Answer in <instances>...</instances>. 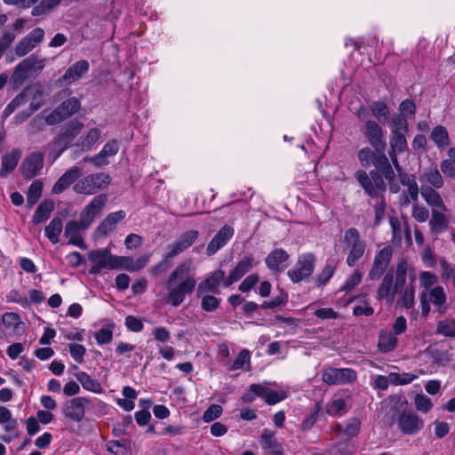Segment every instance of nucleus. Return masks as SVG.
<instances>
[{"label": "nucleus", "mask_w": 455, "mask_h": 455, "mask_svg": "<svg viewBox=\"0 0 455 455\" xmlns=\"http://www.w3.org/2000/svg\"><path fill=\"white\" fill-rule=\"evenodd\" d=\"M196 281L194 277H187L176 287L167 289L168 300L172 306L177 307L184 301L186 295L190 294L195 290Z\"/></svg>", "instance_id": "obj_11"}, {"label": "nucleus", "mask_w": 455, "mask_h": 455, "mask_svg": "<svg viewBox=\"0 0 455 455\" xmlns=\"http://www.w3.org/2000/svg\"><path fill=\"white\" fill-rule=\"evenodd\" d=\"M90 69V64L86 60H80L70 65L64 75L58 78L57 84L69 85L81 79Z\"/></svg>", "instance_id": "obj_13"}, {"label": "nucleus", "mask_w": 455, "mask_h": 455, "mask_svg": "<svg viewBox=\"0 0 455 455\" xmlns=\"http://www.w3.org/2000/svg\"><path fill=\"white\" fill-rule=\"evenodd\" d=\"M63 223L62 220L59 216H54L53 219L44 228L45 236L53 244L60 242V235L62 232Z\"/></svg>", "instance_id": "obj_33"}, {"label": "nucleus", "mask_w": 455, "mask_h": 455, "mask_svg": "<svg viewBox=\"0 0 455 455\" xmlns=\"http://www.w3.org/2000/svg\"><path fill=\"white\" fill-rule=\"evenodd\" d=\"M436 333L442 334L444 337H455V320L452 318H445L439 321L436 327Z\"/></svg>", "instance_id": "obj_45"}, {"label": "nucleus", "mask_w": 455, "mask_h": 455, "mask_svg": "<svg viewBox=\"0 0 455 455\" xmlns=\"http://www.w3.org/2000/svg\"><path fill=\"white\" fill-rule=\"evenodd\" d=\"M415 407L419 411L427 413L433 407L431 399L423 394H417L414 397Z\"/></svg>", "instance_id": "obj_56"}, {"label": "nucleus", "mask_w": 455, "mask_h": 455, "mask_svg": "<svg viewBox=\"0 0 455 455\" xmlns=\"http://www.w3.org/2000/svg\"><path fill=\"white\" fill-rule=\"evenodd\" d=\"M407 261L402 259L396 266L395 291H401L406 282Z\"/></svg>", "instance_id": "obj_42"}, {"label": "nucleus", "mask_w": 455, "mask_h": 455, "mask_svg": "<svg viewBox=\"0 0 455 455\" xmlns=\"http://www.w3.org/2000/svg\"><path fill=\"white\" fill-rule=\"evenodd\" d=\"M100 137V131L98 128L91 129L86 136L81 137L80 145L86 150H90L92 146L99 140Z\"/></svg>", "instance_id": "obj_50"}, {"label": "nucleus", "mask_w": 455, "mask_h": 455, "mask_svg": "<svg viewBox=\"0 0 455 455\" xmlns=\"http://www.w3.org/2000/svg\"><path fill=\"white\" fill-rule=\"evenodd\" d=\"M420 193L429 206L437 208L439 211H447V207L444 204L440 194L433 188L429 186L422 187Z\"/></svg>", "instance_id": "obj_28"}, {"label": "nucleus", "mask_w": 455, "mask_h": 455, "mask_svg": "<svg viewBox=\"0 0 455 455\" xmlns=\"http://www.w3.org/2000/svg\"><path fill=\"white\" fill-rule=\"evenodd\" d=\"M69 116H35L30 121L29 126L33 133L39 132L44 130L46 125H53L60 124Z\"/></svg>", "instance_id": "obj_25"}, {"label": "nucleus", "mask_w": 455, "mask_h": 455, "mask_svg": "<svg viewBox=\"0 0 455 455\" xmlns=\"http://www.w3.org/2000/svg\"><path fill=\"white\" fill-rule=\"evenodd\" d=\"M107 195L100 194L95 196L91 203L85 206L86 212H90L92 217H96L103 209L107 202Z\"/></svg>", "instance_id": "obj_46"}, {"label": "nucleus", "mask_w": 455, "mask_h": 455, "mask_svg": "<svg viewBox=\"0 0 455 455\" xmlns=\"http://www.w3.org/2000/svg\"><path fill=\"white\" fill-rule=\"evenodd\" d=\"M398 292L399 291H395L394 271L393 269H389L384 275L382 283L377 291V299L379 300L387 299V300L391 303L395 294Z\"/></svg>", "instance_id": "obj_22"}, {"label": "nucleus", "mask_w": 455, "mask_h": 455, "mask_svg": "<svg viewBox=\"0 0 455 455\" xmlns=\"http://www.w3.org/2000/svg\"><path fill=\"white\" fill-rule=\"evenodd\" d=\"M60 3V0H42L34 6L31 12L33 16H41L51 12Z\"/></svg>", "instance_id": "obj_44"}, {"label": "nucleus", "mask_w": 455, "mask_h": 455, "mask_svg": "<svg viewBox=\"0 0 455 455\" xmlns=\"http://www.w3.org/2000/svg\"><path fill=\"white\" fill-rule=\"evenodd\" d=\"M406 116H395L392 121V133L405 134L408 132Z\"/></svg>", "instance_id": "obj_60"}, {"label": "nucleus", "mask_w": 455, "mask_h": 455, "mask_svg": "<svg viewBox=\"0 0 455 455\" xmlns=\"http://www.w3.org/2000/svg\"><path fill=\"white\" fill-rule=\"evenodd\" d=\"M225 280V271L222 269L215 270L199 283L196 288V296L200 298L206 293L220 294V285L221 283H224Z\"/></svg>", "instance_id": "obj_12"}, {"label": "nucleus", "mask_w": 455, "mask_h": 455, "mask_svg": "<svg viewBox=\"0 0 455 455\" xmlns=\"http://www.w3.org/2000/svg\"><path fill=\"white\" fill-rule=\"evenodd\" d=\"M259 443L262 449L267 450L272 455H283V445L277 441L274 431L265 428L259 437Z\"/></svg>", "instance_id": "obj_21"}, {"label": "nucleus", "mask_w": 455, "mask_h": 455, "mask_svg": "<svg viewBox=\"0 0 455 455\" xmlns=\"http://www.w3.org/2000/svg\"><path fill=\"white\" fill-rule=\"evenodd\" d=\"M84 173V170L78 166H73L66 171L55 182L52 188V193L55 195L61 194L68 189L76 180Z\"/></svg>", "instance_id": "obj_17"}, {"label": "nucleus", "mask_w": 455, "mask_h": 455, "mask_svg": "<svg viewBox=\"0 0 455 455\" xmlns=\"http://www.w3.org/2000/svg\"><path fill=\"white\" fill-rule=\"evenodd\" d=\"M107 256L109 262V270L124 269L132 272L133 259L132 257L114 255L108 248Z\"/></svg>", "instance_id": "obj_29"}, {"label": "nucleus", "mask_w": 455, "mask_h": 455, "mask_svg": "<svg viewBox=\"0 0 455 455\" xmlns=\"http://www.w3.org/2000/svg\"><path fill=\"white\" fill-rule=\"evenodd\" d=\"M336 430L343 432L347 439L351 440L359 434L361 430V420L355 417L351 418L345 423L344 427L340 424L337 425Z\"/></svg>", "instance_id": "obj_38"}, {"label": "nucleus", "mask_w": 455, "mask_h": 455, "mask_svg": "<svg viewBox=\"0 0 455 455\" xmlns=\"http://www.w3.org/2000/svg\"><path fill=\"white\" fill-rule=\"evenodd\" d=\"M191 259H188L180 264H179L175 269L171 273L167 281H166V289L172 288L178 279H183L189 277L188 275L191 270Z\"/></svg>", "instance_id": "obj_31"}, {"label": "nucleus", "mask_w": 455, "mask_h": 455, "mask_svg": "<svg viewBox=\"0 0 455 455\" xmlns=\"http://www.w3.org/2000/svg\"><path fill=\"white\" fill-rule=\"evenodd\" d=\"M235 230L231 226H223L213 236L206 248L208 256L215 254L220 248L227 244L229 239L234 235Z\"/></svg>", "instance_id": "obj_19"}, {"label": "nucleus", "mask_w": 455, "mask_h": 455, "mask_svg": "<svg viewBox=\"0 0 455 455\" xmlns=\"http://www.w3.org/2000/svg\"><path fill=\"white\" fill-rule=\"evenodd\" d=\"M290 255L283 249L273 250L265 259L267 267L272 271H280V265L287 261Z\"/></svg>", "instance_id": "obj_30"}, {"label": "nucleus", "mask_w": 455, "mask_h": 455, "mask_svg": "<svg viewBox=\"0 0 455 455\" xmlns=\"http://www.w3.org/2000/svg\"><path fill=\"white\" fill-rule=\"evenodd\" d=\"M398 429L407 435L419 433L424 427V421L413 411L403 410L396 419Z\"/></svg>", "instance_id": "obj_7"}, {"label": "nucleus", "mask_w": 455, "mask_h": 455, "mask_svg": "<svg viewBox=\"0 0 455 455\" xmlns=\"http://www.w3.org/2000/svg\"><path fill=\"white\" fill-rule=\"evenodd\" d=\"M36 46L26 36L20 40L15 46V53L19 57L25 56Z\"/></svg>", "instance_id": "obj_64"}, {"label": "nucleus", "mask_w": 455, "mask_h": 455, "mask_svg": "<svg viewBox=\"0 0 455 455\" xmlns=\"http://www.w3.org/2000/svg\"><path fill=\"white\" fill-rule=\"evenodd\" d=\"M200 298H202L201 308L205 312H214L220 305L221 299L212 294L206 293Z\"/></svg>", "instance_id": "obj_48"}, {"label": "nucleus", "mask_w": 455, "mask_h": 455, "mask_svg": "<svg viewBox=\"0 0 455 455\" xmlns=\"http://www.w3.org/2000/svg\"><path fill=\"white\" fill-rule=\"evenodd\" d=\"M322 406L319 403H315L310 414L302 421L301 428L303 430L310 429L317 421Z\"/></svg>", "instance_id": "obj_54"}, {"label": "nucleus", "mask_w": 455, "mask_h": 455, "mask_svg": "<svg viewBox=\"0 0 455 455\" xmlns=\"http://www.w3.org/2000/svg\"><path fill=\"white\" fill-rule=\"evenodd\" d=\"M88 228V223H79L77 220H70L65 226L64 235L67 237H73L79 235L81 230Z\"/></svg>", "instance_id": "obj_52"}, {"label": "nucleus", "mask_w": 455, "mask_h": 455, "mask_svg": "<svg viewBox=\"0 0 455 455\" xmlns=\"http://www.w3.org/2000/svg\"><path fill=\"white\" fill-rule=\"evenodd\" d=\"M335 449L340 455H353L355 451V446L350 439H345L338 442Z\"/></svg>", "instance_id": "obj_63"}, {"label": "nucleus", "mask_w": 455, "mask_h": 455, "mask_svg": "<svg viewBox=\"0 0 455 455\" xmlns=\"http://www.w3.org/2000/svg\"><path fill=\"white\" fill-rule=\"evenodd\" d=\"M44 166L42 153L34 152L28 155L20 166L21 175L25 180H31L37 176Z\"/></svg>", "instance_id": "obj_14"}, {"label": "nucleus", "mask_w": 455, "mask_h": 455, "mask_svg": "<svg viewBox=\"0 0 455 455\" xmlns=\"http://www.w3.org/2000/svg\"><path fill=\"white\" fill-rule=\"evenodd\" d=\"M363 274L360 270L355 269V272L346 280L340 287V291L349 292L362 281Z\"/></svg>", "instance_id": "obj_53"}, {"label": "nucleus", "mask_w": 455, "mask_h": 455, "mask_svg": "<svg viewBox=\"0 0 455 455\" xmlns=\"http://www.w3.org/2000/svg\"><path fill=\"white\" fill-rule=\"evenodd\" d=\"M397 345L396 336L387 331H380L379 335V350L382 353H388L395 349Z\"/></svg>", "instance_id": "obj_35"}, {"label": "nucleus", "mask_w": 455, "mask_h": 455, "mask_svg": "<svg viewBox=\"0 0 455 455\" xmlns=\"http://www.w3.org/2000/svg\"><path fill=\"white\" fill-rule=\"evenodd\" d=\"M322 379L328 385L351 383L356 379V372L348 368H328L323 371Z\"/></svg>", "instance_id": "obj_10"}, {"label": "nucleus", "mask_w": 455, "mask_h": 455, "mask_svg": "<svg viewBox=\"0 0 455 455\" xmlns=\"http://www.w3.org/2000/svg\"><path fill=\"white\" fill-rule=\"evenodd\" d=\"M91 400L86 397H75L66 401L62 406V411L66 419L75 422H81L85 416V404H90Z\"/></svg>", "instance_id": "obj_9"}, {"label": "nucleus", "mask_w": 455, "mask_h": 455, "mask_svg": "<svg viewBox=\"0 0 455 455\" xmlns=\"http://www.w3.org/2000/svg\"><path fill=\"white\" fill-rule=\"evenodd\" d=\"M75 376L85 390L96 394H100L102 392L100 383L97 379H92L88 373L80 371Z\"/></svg>", "instance_id": "obj_37"}, {"label": "nucleus", "mask_w": 455, "mask_h": 455, "mask_svg": "<svg viewBox=\"0 0 455 455\" xmlns=\"http://www.w3.org/2000/svg\"><path fill=\"white\" fill-rule=\"evenodd\" d=\"M390 147L393 151L396 153H403L407 148V141L405 134L403 133H392L390 137Z\"/></svg>", "instance_id": "obj_49"}, {"label": "nucleus", "mask_w": 455, "mask_h": 455, "mask_svg": "<svg viewBox=\"0 0 455 455\" xmlns=\"http://www.w3.org/2000/svg\"><path fill=\"white\" fill-rule=\"evenodd\" d=\"M20 156L21 152L18 148H13L10 153L3 156L0 178H6L16 169Z\"/></svg>", "instance_id": "obj_24"}, {"label": "nucleus", "mask_w": 455, "mask_h": 455, "mask_svg": "<svg viewBox=\"0 0 455 455\" xmlns=\"http://www.w3.org/2000/svg\"><path fill=\"white\" fill-rule=\"evenodd\" d=\"M33 89L31 87H26L23 89L4 108L3 114H12L20 107L25 106L28 103Z\"/></svg>", "instance_id": "obj_32"}, {"label": "nucleus", "mask_w": 455, "mask_h": 455, "mask_svg": "<svg viewBox=\"0 0 455 455\" xmlns=\"http://www.w3.org/2000/svg\"><path fill=\"white\" fill-rule=\"evenodd\" d=\"M288 302V294L283 291V290H281V294L275 298H274L272 300L264 301L260 307L263 309L267 308H275L277 307L284 306Z\"/></svg>", "instance_id": "obj_57"}, {"label": "nucleus", "mask_w": 455, "mask_h": 455, "mask_svg": "<svg viewBox=\"0 0 455 455\" xmlns=\"http://www.w3.org/2000/svg\"><path fill=\"white\" fill-rule=\"evenodd\" d=\"M197 230H188L171 244V250L166 253V258H174L189 248L199 237Z\"/></svg>", "instance_id": "obj_16"}, {"label": "nucleus", "mask_w": 455, "mask_h": 455, "mask_svg": "<svg viewBox=\"0 0 455 455\" xmlns=\"http://www.w3.org/2000/svg\"><path fill=\"white\" fill-rule=\"evenodd\" d=\"M431 301L438 307H443L446 304V294L442 286H435L429 291Z\"/></svg>", "instance_id": "obj_55"}, {"label": "nucleus", "mask_w": 455, "mask_h": 455, "mask_svg": "<svg viewBox=\"0 0 455 455\" xmlns=\"http://www.w3.org/2000/svg\"><path fill=\"white\" fill-rule=\"evenodd\" d=\"M43 182L41 180H36L29 186L27 192V206L32 208L40 199L43 192Z\"/></svg>", "instance_id": "obj_39"}, {"label": "nucleus", "mask_w": 455, "mask_h": 455, "mask_svg": "<svg viewBox=\"0 0 455 455\" xmlns=\"http://www.w3.org/2000/svg\"><path fill=\"white\" fill-rule=\"evenodd\" d=\"M344 242L350 247L346 262L349 267H354L363 256L366 249V243L361 239L360 233L355 228H350L346 230Z\"/></svg>", "instance_id": "obj_5"}, {"label": "nucleus", "mask_w": 455, "mask_h": 455, "mask_svg": "<svg viewBox=\"0 0 455 455\" xmlns=\"http://www.w3.org/2000/svg\"><path fill=\"white\" fill-rule=\"evenodd\" d=\"M431 139L438 147L447 146L450 142L448 132L445 127L442 125H438L433 129Z\"/></svg>", "instance_id": "obj_47"}, {"label": "nucleus", "mask_w": 455, "mask_h": 455, "mask_svg": "<svg viewBox=\"0 0 455 455\" xmlns=\"http://www.w3.org/2000/svg\"><path fill=\"white\" fill-rule=\"evenodd\" d=\"M378 197H380V200L377 202L374 205V212H375V218H374V225L378 226L381 223V221L385 218V212H386V201L384 198V194L381 196H379Z\"/></svg>", "instance_id": "obj_59"}, {"label": "nucleus", "mask_w": 455, "mask_h": 455, "mask_svg": "<svg viewBox=\"0 0 455 455\" xmlns=\"http://www.w3.org/2000/svg\"><path fill=\"white\" fill-rule=\"evenodd\" d=\"M108 248L92 250L88 253V259L93 263L89 269L90 275H99L102 269L109 270V262L108 259Z\"/></svg>", "instance_id": "obj_20"}, {"label": "nucleus", "mask_w": 455, "mask_h": 455, "mask_svg": "<svg viewBox=\"0 0 455 455\" xmlns=\"http://www.w3.org/2000/svg\"><path fill=\"white\" fill-rule=\"evenodd\" d=\"M253 390L258 395V397L262 398L269 405L276 404L286 398L284 392H278L262 385L253 386Z\"/></svg>", "instance_id": "obj_26"}, {"label": "nucleus", "mask_w": 455, "mask_h": 455, "mask_svg": "<svg viewBox=\"0 0 455 455\" xmlns=\"http://www.w3.org/2000/svg\"><path fill=\"white\" fill-rule=\"evenodd\" d=\"M316 257L312 252L299 256L296 265L287 272V275L293 283H298L311 276L315 270Z\"/></svg>", "instance_id": "obj_3"}, {"label": "nucleus", "mask_w": 455, "mask_h": 455, "mask_svg": "<svg viewBox=\"0 0 455 455\" xmlns=\"http://www.w3.org/2000/svg\"><path fill=\"white\" fill-rule=\"evenodd\" d=\"M2 323L6 329H12L14 333H20L23 331L24 323L20 320V315L14 312H7L2 315Z\"/></svg>", "instance_id": "obj_36"}, {"label": "nucleus", "mask_w": 455, "mask_h": 455, "mask_svg": "<svg viewBox=\"0 0 455 455\" xmlns=\"http://www.w3.org/2000/svg\"><path fill=\"white\" fill-rule=\"evenodd\" d=\"M114 328V323H109L98 330L94 334L97 343L99 345L109 344L113 339Z\"/></svg>", "instance_id": "obj_43"}, {"label": "nucleus", "mask_w": 455, "mask_h": 455, "mask_svg": "<svg viewBox=\"0 0 455 455\" xmlns=\"http://www.w3.org/2000/svg\"><path fill=\"white\" fill-rule=\"evenodd\" d=\"M327 412L333 416H341L346 412V402L342 398L333 400L328 406Z\"/></svg>", "instance_id": "obj_62"}, {"label": "nucleus", "mask_w": 455, "mask_h": 455, "mask_svg": "<svg viewBox=\"0 0 455 455\" xmlns=\"http://www.w3.org/2000/svg\"><path fill=\"white\" fill-rule=\"evenodd\" d=\"M390 381L394 385H407L412 382V380L416 378L413 374L411 373H397L392 372L388 376Z\"/></svg>", "instance_id": "obj_61"}, {"label": "nucleus", "mask_w": 455, "mask_h": 455, "mask_svg": "<svg viewBox=\"0 0 455 455\" xmlns=\"http://www.w3.org/2000/svg\"><path fill=\"white\" fill-rule=\"evenodd\" d=\"M393 256V249L387 245L379 250L373 259L372 266L369 271L368 278L371 280H379L387 269Z\"/></svg>", "instance_id": "obj_6"}, {"label": "nucleus", "mask_w": 455, "mask_h": 455, "mask_svg": "<svg viewBox=\"0 0 455 455\" xmlns=\"http://www.w3.org/2000/svg\"><path fill=\"white\" fill-rule=\"evenodd\" d=\"M54 205V202L52 199L42 201L34 212L32 222L35 225H38L46 221L53 212Z\"/></svg>", "instance_id": "obj_27"}, {"label": "nucleus", "mask_w": 455, "mask_h": 455, "mask_svg": "<svg viewBox=\"0 0 455 455\" xmlns=\"http://www.w3.org/2000/svg\"><path fill=\"white\" fill-rule=\"evenodd\" d=\"M223 409L219 404L210 405L203 414V420L204 422H212L220 418L222 414Z\"/></svg>", "instance_id": "obj_58"}, {"label": "nucleus", "mask_w": 455, "mask_h": 455, "mask_svg": "<svg viewBox=\"0 0 455 455\" xmlns=\"http://www.w3.org/2000/svg\"><path fill=\"white\" fill-rule=\"evenodd\" d=\"M448 225L447 217L438 210L433 209L432 218L429 221L431 232L434 235H439L448 228Z\"/></svg>", "instance_id": "obj_34"}, {"label": "nucleus", "mask_w": 455, "mask_h": 455, "mask_svg": "<svg viewBox=\"0 0 455 455\" xmlns=\"http://www.w3.org/2000/svg\"><path fill=\"white\" fill-rule=\"evenodd\" d=\"M81 108V102L76 97H70L64 100L50 114H76Z\"/></svg>", "instance_id": "obj_40"}, {"label": "nucleus", "mask_w": 455, "mask_h": 455, "mask_svg": "<svg viewBox=\"0 0 455 455\" xmlns=\"http://www.w3.org/2000/svg\"><path fill=\"white\" fill-rule=\"evenodd\" d=\"M125 216L126 213L123 210L109 213L100 223L95 232L101 236H107L110 232H112L116 228V224L125 218Z\"/></svg>", "instance_id": "obj_23"}, {"label": "nucleus", "mask_w": 455, "mask_h": 455, "mask_svg": "<svg viewBox=\"0 0 455 455\" xmlns=\"http://www.w3.org/2000/svg\"><path fill=\"white\" fill-rule=\"evenodd\" d=\"M380 173L381 179L383 180H387L389 191L394 194L398 193L400 190V186L397 182H395V174L391 164H388L386 167H383L380 171Z\"/></svg>", "instance_id": "obj_41"}, {"label": "nucleus", "mask_w": 455, "mask_h": 455, "mask_svg": "<svg viewBox=\"0 0 455 455\" xmlns=\"http://www.w3.org/2000/svg\"><path fill=\"white\" fill-rule=\"evenodd\" d=\"M38 64L37 68L43 69L44 64L41 61H36V59L31 55L22 60L15 68L11 76V82L15 86L22 85L29 76V73Z\"/></svg>", "instance_id": "obj_8"}, {"label": "nucleus", "mask_w": 455, "mask_h": 455, "mask_svg": "<svg viewBox=\"0 0 455 455\" xmlns=\"http://www.w3.org/2000/svg\"><path fill=\"white\" fill-rule=\"evenodd\" d=\"M84 124L77 118L68 121L60 127L59 134L54 138L52 144L51 154L53 155V160H56L60 155L68 148L75 138L81 132Z\"/></svg>", "instance_id": "obj_2"}, {"label": "nucleus", "mask_w": 455, "mask_h": 455, "mask_svg": "<svg viewBox=\"0 0 455 455\" xmlns=\"http://www.w3.org/2000/svg\"><path fill=\"white\" fill-rule=\"evenodd\" d=\"M110 182L111 178L107 173L90 174L77 181L74 185L73 190L77 194L92 195L98 190L105 188Z\"/></svg>", "instance_id": "obj_4"}, {"label": "nucleus", "mask_w": 455, "mask_h": 455, "mask_svg": "<svg viewBox=\"0 0 455 455\" xmlns=\"http://www.w3.org/2000/svg\"><path fill=\"white\" fill-rule=\"evenodd\" d=\"M357 156L363 167L368 168L373 164L375 169L371 170L369 173L358 170L355 172V178L368 196L378 198L387 191V184L381 179L380 173L382 168L390 164L385 151H372L370 148H363L358 151Z\"/></svg>", "instance_id": "obj_1"}, {"label": "nucleus", "mask_w": 455, "mask_h": 455, "mask_svg": "<svg viewBox=\"0 0 455 455\" xmlns=\"http://www.w3.org/2000/svg\"><path fill=\"white\" fill-rule=\"evenodd\" d=\"M365 137L375 150L385 151L387 143L381 126L374 121H367L365 124Z\"/></svg>", "instance_id": "obj_15"}, {"label": "nucleus", "mask_w": 455, "mask_h": 455, "mask_svg": "<svg viewBox=\"0 0 455 455\" xmlns=\"http://www.w3.org/2000/svg\"><path fill=\"white\" fill-rule=\"evenodd\" d=\"M336 266L327 263L323 268L321 273L315 278V284L317 287L325 285L330 279L333 276Z\"/></svg>", "instance_id": "obj_51"}, {"label": "nucleus", "mask_w": 455, "mask_h": 455, "mask_svg": "<svg viewBox=\"0 0 455 455\" xmlns=\"http://www.w3.org/2000/svg\"><path fill=\"white\" fill-rule=\"evenodd\" d=\"M254 257L252 254L244 256L229 273L224 281V286L229 287L234 283L240 280L246 273H248L254 266Z\"/></svg>", "instance_id": "obj_18"}]
</instances>
